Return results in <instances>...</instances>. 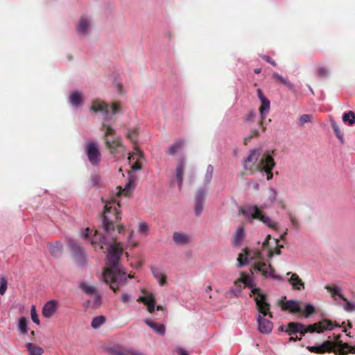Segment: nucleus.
I'll use <instances>...</instances> for the list:
<instances>
[{
	"mask_svg": "<svg viewBox=\"0 0 355 355\" xmlns=\"http://www.w3.org/2000/svg\"><path fill=\"white\" fill-rule=\"evenodd\" d=\"M329 70L324 67H320L317 69V74L320 78H326L329 76Z\"/></svg>",
	"mask_w": 355,
	"mask_h": 355,
	"instance_id": "obj_47",
	"label": "nucleus"
},
{
	"mask_svg": "<svg viewBox=\"0 0 355 355\" xmlns=\"http://www.w3.org/2000/svg\"><path fill=\"white\" fill-rule=\"evenodd\" d=\"M261 153L259 149L250 150L249 155L243 161L244 169L249 171L251 173L254 171H264L266 173L267 180H270L273 177L272 170L275 165L274 159L267 152L263 153L258 162Z\"/></svg>",
	"mask_w": 355,
	"mask_h": 355,
	"instance_id": "obj_2",
	"label": "nucleus"
},
{
	"mask_svg": "<svg viewBox=\"0 0 355 355\" xmlns=\"http://www.w3.org/2000/svg\"><path fill=\"white\" fill-rule=\"evenodd\" d=\"M254 71L255 73L259 74L261 71V68H256L254 69Z\"/></svg>",
	"mask_w": 355,
	"mask_h": 355,
	"instance_id": "obj_64",
	"label": "nucleus"
},
{
	"mask_svg": "<svg viewBox=\"0 0 355 355\" xmlns=\"http://www.w3.org/2000/svg\"><path fill=\"white\" fill-rule=\"evenodd\" d=\"M105 322V318L103 315L96 316L93 318L91 326L93 329H97L102 326Z\"/></svg>",
	"mask_w": 355,
	"mask_h": 355,
	"instance_id": "obj_41",
	"label": "nucleus"
},
{
	"mask_svg": "<svg viewBox=\"0 0 355 355\" xmlns=\"http://www.w3.org/2000/svg\"><path fill=\"white\" fill-rule=\"evenodd\" d=\"M91 26L90 20L87 17H82L76 27L77 32L80 35H86L89 33Z\"/></svg>",
	"mask_w": 355,
	"mask_h": 355,
	"instance_id": "obj_22",
	"label": "nucleus"
},
{
	"mask_svg": "<svg viewBox=\"0 0 355 355\" xmlns=\"http://www.w3.org/2000/svg\"><path fill=\"white\" fill-rule=\"evenodd\" d=\"M119 204L112 206V203H107L105 205L103 212V222H114V220H121V214L118 210Z\"/></svg>",
	"mask_w": 355,
	"mask_h": 355,
	"instance_id": "obj_11",
	"label": "nucleus"
},
{
	"mask_svg": "<svg viewBox=\"0 0 355 355\" xmlns=\"http://www.w3.org/2000/svg\"><path fill=\"white\" fill-rule=\"evenodd\" d=\"M257 96L261 101V105L259 107V113L261 116V120L259 122V124L262 128V130H266V127L263 126V121L266 119L268 113L270 109V101L263 95L261 89H257Z\"/></svg>",
	"mask_w": 355,
	"mask_h": 355,
	"instance_id": "obj_9",
	"label": "nucleus"
},
{
	"mask_svg": "<svg viewBox=\"0 0 355 355\" xmlns=\"http://www.w3.org/2000/svg\"><path fill=\"white\" fill-rule=\"evenodd\" d=\"M148 230V223H139V231L141 234H145Z\"/></svg>",
	"mask_w": 355,
	"mask_h": 355,
	"instance_id": "obj_54",
	"label": "nucleus"
},
{
	"mask_svg": "<svg viewBox=\"0 0 355 355\" xmlns=\"http://www.w3.org/2000/svg\"><path fill=\"white\" fill-rule=\"evenodd\" d=\"M117 87H118L119 93L121 94V92H122V85L120 84V83L118 84Z\"/></svg>",
	"mask_w": 355,
	"mask_h": 355,
	"instance_id": "obj_63",
	"label": "nucleus"
},
{
	"mask_svg": "<svg viewBox=\"0 0 355 355\" xmlns=\"http://www.w3.org/2000/svg\"><path fill=\"white\" fill-rule=\"evenodd\" d=\"M101 304V296L100 295H96L93 300V306L94 307H98Z\"/></svg>",
	"mask_w": 355,
	"mask_h": 355,
	"instance_id": "obj_53",
	"label": "nucleus"
},
{
	"mask_svg": "<svg viewBox=\"0 0 355 355\" xmlns=\"http://www.w3.org/2000/svg\"><path fill=\"white\" fill-rule=\"evenodd\" d=\"M121 254V250L117 246H110L107 254V264L110 268L106 269L102 276L103 282L110 284V288L114 291L119 288L118 284L124 285L127 280L125 272L122 270L119 263Z\"/></svg>",
	"mask_w": 355,
	"mask_h": 355,
	"instance_id": "obj_1",
	"label": "nucleus"
},
{
	"mask_svg": "<svg viewBox=\"0 0 355 355\" xmlns=\"http://www.w3.org/2000/svg\"><path fill=\"white\" fill-rule=\"evenodd\" d=\"M102 130H105V143L107 148H109L112 154H116L119 153L121 149H123L124 147L122 144L121 139L119 137H114L113 139H110L109 136H114L116 132L114 130L110 125L105 123L102 125Z\"/></svg>",
	"mask_w": 355,
	"mask_h": 355,
	"instance_id": "obj_4",
	"label": "nucleus"
},
{
	"mask_svg": "<svg viewBox=\"0 0 355 355\" xmlns=\"http://www.w3.org/2000/svg\"><path fill=\"white\" fill-rule=\"evenodd\" d=\"M286 281L292 286L293 289L296 291H302L304 289V283L300 278L297 274L288 272L286 273Z\"/></svg>",
	"mask_w": 355,
	"mask_h": 355,
	"instance_id": "obj_13",
	"label": "nucleus"
},
{
	"mask_svg": "<svg viewBox=\"0 0 355 355\" xmlns=\"http://www.w3.org/2000/svg\"><path fill=\"white\" fill-rule=\"evenodd\" d=\"M132 348L122 349L119 347H110L107 348V352L109 355H132Z\"/></svg>",
	"mask_w": 355,
	"mask_h": 355,
	"instance_id": "obj_25",
	"label": "nucleus"
},
{
	"mask_svg": "<svg viewBox=\"0 0 355 355\" xmlns=\"http://www.w3.org/2000/svg\"><path fill=\"white\" fill-rule=\"evenodd\" d=\"M173 239L178 245H186L189 243V237L182 232H174Z\"/></svg>",
	"mask_w": 355,
	"mask_h": 355,
	"instance_id": "obj_26",
	"label": "nucleus"
},
{
	"mask_svg": "<svg viewBox=\"0 0 355 355\" xmlns=\"http://www.w3.org/2000/svg\"><path fill=\"white\" fill-rule=\"evenodd\" d=\"M312 116L311 114H302L299 119L298 125L301 127L304 126L306 123L311 121Z\"/></svg>",
	"mask_w": 355,
	"mask_h": 355,
	"instance_id": "obj_46",
	"label": "nucleus"
},
{
	"mask_svg": "<svg viewBox=\"0 0 355 355\" xmlns=\"http://www.w3.org/2000/svg\"><path fill=\"white\" fill-rule=\"evenodd\" d=\"M151 272L161 286L166 284V276L160 268L151 267Z\"/></svg>",
	"mask_w": 355,
	"mask_h": 355,
	"instance_id": "obj_29",
	"label": "nucleus"
},
{
	"mask_svg": "<svg viewBox=\"0 0 355 355\" xmlns=\"http://www.w3.org/2000/svg\"><path fill=\"white\" fill-rule=\"evenodd\" d=\"M259 135V130H254L252 131L251 135L249 136V139H252L254 137H258Z\"/></svg>",
	"mask_w": 355,
	"mask_h": 355,
	"instance_id": "obj_59",
	"label": "nucleus"
},
{
	"mask_svg": "<svg viewBox=\"0 0 355 355\" xmlns=\"http://www.w3.org/2000/svg\"><path fill=\"white\" fill-rule=\"evenodd\" d=\"M278 241L276 239H272L270 235H268L262 243L263 252H266V255L269 259L273 257V248L277 245Z\"/></svg>",
	"mask_w": 355,
	"mask_h": 355,
	"instance_id": "obj_14",
	"label": "nucleus"
},
{
	"mask_svg": "<svg viewBox=\"0 0 355 355\" xmlns=\"http://www.w3.org/2000/svg\"><path fill=\"white\" fill-rule=\"evenodd\" d=\"M265 206L259 207L255 205L247 204L240 208V213L248 218L259 220L261 222H268V218L262 211V209Z\"/></svg>",
	"mask_w": 355,
	"mask_h": 355,
	"instance_id": "obj_6",
	"label": "nucleus"
},
{
	"mask_svg": "<svg viewBox=\"0 0 355 355\" xmlns=\"http://www.w3.org/2000/svg\"><path fill=\"white\" fill-rule=\"evenodd\" d=\"M259 257L261 260L254 263V269L261 272L265 277H269L270 278L279 282L283 281L284 279L282 276L275 274V270L272 268L270 263H266L262 261L261 254H259Z\"/></svg>",
	"mask_w": 355,
	"mask_h": 355,
	"instance_id": "obj_7",
	"label": "nucleus"
},
{
	"mask_svg": "<svg viewBox=\"0 0 355 355\" xmlns=\"http://www.w3.org/2000/svg\"><path fill=\"white\" fill-rule=\"evenodd\" d=\"M70 102L74 106H78L83 103L82 94L80 92H74L70 96Z\"/></svg>",
	"mask_w": 355,
	"mask_h": 355,
	"instance_id": "obj_40",
	"label": "nucleus"
},
{
	"mask_svg": "<svg viewBox=\"0 0 355 355\" xmlns=\"http://www.w3.org/2000/svg\"><path fill=\"white\" fill-rule=\"evenodd\" d=\"M132 169L134 170V171L141 169V163H140L138 160L136 161L132 165Z\"/></svg>",
	"mask_w": 355,
	"mask_h": 355,
	"instance_id": "obj_57",
	"label": "nucleus"
},
{
	"mask_svg": "<svg viewBox=\"0 0 355 355\" xmlns=\"http://www.w3.org/2000/svg\"><path fill=\"white\" fill-rule=\"evenodd\" d=\"M121 110V103L119 101L114 102L112 103V112L113 114H116L120 112Z\"/></svg>",
	"mask_w": 355,
	"mask_h": 355,
	"instance_id": "obj_51",
	"label": "nucleus"
},
{
	"mask_svg": "<svg viewBox=\"0 0 355 355\" xmlns=\"http://www.w3.org/2000/svg\"><path fill=\"white\" fill-rule=\"evenodd\" d=\"M281 306L283 310H289L292 313H298L302 311L300 303L295 300H288L285 302L281 301Z\"/></svg>",
	"mask_w": 355,
	"mask_h": 355,
	"instance_id": "obj_17",
	"label": "nucleus"
},
{
	"mask_svg": "<svg viewBox=\"0 0 355 355\" xmlns=\"http://www.w3.org/2000/svg\"><path fill=\"white\" fill-rule=\"evenodd\" d=\"M144 295H141L138 297L137 301L144 303L148 306V311L150 313H153L155 309V297L152 293H149L146 291H143Z\"/></svg>",
	"mask_w": 355,
	"mask_h": 355,
	"instance_id": "obj_15",
	"label": "nucleus"
},
{
	"mask_svg": "<svg viewBox=\"0 0 355 355\" xmlns=\"http://www.w3.org/2000/svg\"><path fill=\"white\" fill-rule=\"evenodd\" d=\"M327 289L329 292L331 293L333 297L336 300L338 298L343 300V301H347V298H345L343 295V289L339 286H327Z\"/></svg>",
	"mask_w": 355,
	"mask_h": 355,
	"instance_id": "obj_31",
	"label": "nucleus"
},
{
	"mask_svg": "<svg viewBox=\"0 0 355 355\" xmlns=\"http://www.w3.org/2000/svg\"><path fill=\"white\" fill-rule=\"evenodd\" d=\"M85 153L91 164L94 166L98 165L101 160V155L96 143L89 142L87 144Z\"/></svg>",
	"mask_w": 355,
	"mask_h": 355,
	"instance_id": "obj_10",
	"label": "nucleus"
},
{
	"mask_svg": "<svg viewBox=\"0 0 355 355\" xmlns=\"http://www.w3.org/2000/svg\"><path fill=\"white\" fill-rule=\"evenodd\" d=\"M331 127L336 135V137L339 139L341 142H343V133L340 130L338 125L336 124V121L334 120L331 121Z\"/></svg>",
	"mask_w": 355,
	"mask_h": 355,
	"instance_id": "obj_43",
	"label": "nucleus"
},
{
	"mask_svg": "<svg viewBox=\"0 0 355 355\" xmlns=\"http://www.w3.org/2000/svg\"><path fill=\"white\" fill-rule=\"evenodd\" d=\"M288 328L287 327V324L286 325H282V326L279 327V330L280 331L288 333Z\"/></svg>",
	"mask_w": 355,
	"mask_h": 355,
	"instance_id": "obj_60",
	"label": "nucleus"
},
{
	"mask_svg": "<svg viewBox=\"0 0 355 355\" xmlns=\"http://www.w3.org/2000/svg\"><path fill=\"white\" fill-rule=\"evenodd\" d=\"M184 159L180 161L179 164L176 168V179L178 182L179 189H180L183 182V173H184Z\"/></svg>",
	"mask_w": 355,
	"mask_h": 355,
	"instance_id": "obj_32",
	"label": "nucleus"
},
{
	"mask_svg": "<svg viewBox=\"0 0 355 355\" xmlns=\"http://www.w3.org/2000/svg\"><path fill=\"white\" fill-rule=\"evenodd\" d=\"M345 303L343 304V308L348 312H352L355 310V302H349L347 300L345 301Z\"/></svg>",
	"mask_w": 355,
	"mask_h": 355,
	"instance_id": "obj_50",
	"label": "nucleus"
},
{
	"mask_svg": "<svg viewBox=\"0 0 355 355\" xmlns=\"http://www.w3.org/2000/svg\"><path fill=\"white\" fill-rule=\"evenodd\" d=\"M26 347L29 355H42L44 353V349L41 347L37 346L33 343H28L26 345Z\"/></svg>",
	"mask_w": 355,
	"mask_h": 355,
	"instance_id": "obj_35",
	"label": "nucleus"
},
{
	"mask_svg": "<svg viewBox=\"0 0 355 355\" xmlns=\"http://www.w3.org/2000/svg\"><path fill=\"white\" fill-rule=\"evenodd\" d=\"M8 288L7 279L5 276L0 277V295H3Z\"/></svg>",
	"mask_w": 355,
	"mask_h": 355,
	"instance_id": "obj_44",
	"label": "nucleus"
},
{
	"mask_svg": "<svg viewBox=\"0 0 355 355\" xmlns=\"http://www.w3.org/2000/svg\"><path fill=\"white\" fill-rule=\"evenodd\" d=\"M315 309L311 303H307L304 308V316L309 318L311 314L315 313Z\"/></svg>",
	"mask_w": 355,
	"mask_h": 355,
	"instance_id": "obj_45",
	"label": "nucleus"
},
{
	"mask_svg": "<svg viewBox=\"0 0 355 355\" xmlns=\"http://www.w3.org/2000/svg\"><path fill=\"white\" fill-rule=\"evenodd\" d=\"M128 139L135 145V150L137 151V155L139 158H142L144 155L143 153L137 146V137H138V130L137 128L128 129L126 135Z\"/></svg>",
	"mask_w": 355,
	"mask_h": 355,
	"instance_id": "obj_19",
	"label": "nucleus"
},
{
	"mask_svg": "<svg viewBox=\"0 0 355 355\" xmlns=\"http://www.w3.org/2000/svg\"><path fill=\"white\" fill-rule=\"evenodd\" d=\"M184 146L183 140H178L173 145H171L166 151V154L169 155H175Z\"/></svg>",
	"mask_w": 355,
	"mask_h": 355,
	"instance_id": "obj_33",
	"label": "nucleus"
},
{
	"mask_svg": "<svg viewBox=\"0 0 355 355\" xmlns=\"http://www.w3.org/2000/svg\"><path fill=\"white\" fill-rule=\"evenodd\" d=\"M67 245L75 263L79 267H85L87 263V257L85 249L72 239H69Z\"/></svg>",
	"mask_w": 355,
	"mask_h": 355,
	"instance_id": "obj_5",
	"label": "nucleus"
},
{
	"mask_svg": "<svg viewBox=\"0 0 355 355\" xmlns=\"http://www.w3.org/2000/svg\"><path fill=\"white\" fill-rule=\"evenodd\" d=\"M58 302L56 300H51L47 302L43 306L42 315L44 318H51L56 311Z\"/></svg>",
	"mask_w": 355,
	"mask_h": 355,
	"instance_id": "obj_18",
	"label": "nucleus"
},
{
	"mask_svg": "<svg viewBox=\"0 0 355 355\" xmlns=\"http://www.w3.org/2000/svg\"><path fill=\"white\" fill-rule=\"evenodd\" d=\"M178 355H189L187 351L182 349L178 350Z\"/></svg>",
	"mask_w": 355,
	"mask_h": 355,
	"instance_id": "obj_61",
	"label": "nucleus"
},
{
	"mask_svg": "<svg viewBox=\"0 0 355 355\" xmlns=\"http://www.w3.org/2000/svg\"><path fill=\"white\" fill-rule=\"evenodd\" d=\"M91 110L95 112H101L107 114L109 113V105L105 102L96 99L92 101Z\"/></svg>",
	"mask_w": 355,
	"mask_h": 355,
	"instance_id": "obj_20",
	"label": "nucleus"
},
{
	"mask_svg": "<svg viewBox=\"0 0 355 355\" xmlns=\"http://www.w3.org/2000/svg\"><path fill=\"white\" fill-rule=\"evenodd\" d=\"M272 78L281 83L282 84H283L284 85H285L286 87H287L288 89H290L291 90H293L294 89V85L293 83H291L289 80H288L287 79L284 78V77H282L281 75H279V73H274L272 74Z\"/></svg>",
	"mask_w": 355,
	"mask_h": 355,
	"instance_id": "obj_37",
	"label": "nucleus"
},
{
	"mask_svg": "<svg viewBox=\"0 0 355 355\" xmlns=\"http://www.w3.org/2000/svg\"><path fill=\"white\" fill-rule=\"evenodd\" d=\"M132 355H146L141 352H138L137 350L133 349Z\"/></svg>",
	"mask_w": 355,
	"mask_h": 355,
	"instance_id": "obj_62",
	"label": "nucleus"
},
{
	"mask_svg": "<svg viewBox=\"0 0 355 355\" xmlns=\"http://www.w3.org/2000/svg\"><path fill=\"white\" fill-rule=\"evenodd\" d=\"M207 191L205 189H200L197 191L195 196V212L200 215L203 209Z\"/></svg>",
	"mask_w": 355,
	"mask_h": 355,
	"instance_id": "obj_16",
	"label": "nucleus"
},
{
	"mask_svg": "<svg viewBox=\"0 0 355 355\" xmlns=\"http://www.w3.org/2000/svg\"><path fill=\"white\" fill-rule=\"evenodd\" d=\"M114 223H102V227H103V230L107 234H110V232L111 230L114 231Z\"/></svg>",
	"mask_w": 355,
	"mask_h": 355,
	"instance_id": "obj_52",
	"label": "nucleus"
},
{
	"mask_svg": "<svg viewBox=\"0 0 355 355\" xmlns=\"http://www.w3.org/2000/svg\"><path fill=\"white\" fill-rule=\"evenodd\" d=\"M145 323L150 328H152L158 334L164 335L166 328L163 324L153 322L149 320H146Z\"/></svg>",
	"mask_w": 355,
	"mask_h": 355,
	"instance_id": "obj_30",
	"label": "nucleus"
},
{
	"mask_svg": "<svg viewBox=\"0 0 355 355\" xmlns=\"http://www.w3.org/2000/svg\"><path fill=\"white\" fill-rule=\"evenodd\" d=\"M131 298V295L126 293L121 294V300L123 303H128Z\"/></svg>",
	"mask_w": 355,
	"mask_h": 355,
	"instance_id": "obj_56",
	"label": "nucleus"
},
{
	"mask_svg": "<svg viewBox=\"0 0 355 355\" xmlns=\"http://www.w3.org/2000/svg\"><path fill=\"white\" fill-rule=\"evenodd\" d=\"M249 252L245 250L244 253H240L237 259L236 266L238 268H242L249 264Z\"/></svg>",
	"mask_w": 355,
	"mask_h": 355,
	"instance_id": "obj_34",
	"label": "nucleus"
},
{
	"mask_svg": "<svg viewBox=\"0 0 355 355\" xmlns=\"http://www.w3.org/2000/svg\"><path fill=\"white\" fill-rule=\"evenodd\" d=\"M28 320L25 317H21L19 319L18 329L21 334H26L28 332L27 327Z\"/></svg>",
	"mask_w": 355,
	"mask_h": 355,
	"instance_id": "obj_38",
	"label": "nucleus"
},
{
	"mask_svg": "<svg viewBox=\"0 0 355 355\" xmlns=\"http://www.w3.org/2000/svg\"><path fill=\"white\" fill-rule=\"evenodd\" d=\"M81 237L84 239L89 240L91 244L96 243L97 241L104 242L105 237L98 234L96 230H91L89 227L85 228L81 232Z\"/></svg>",
	"mask_w": 355,
	"mask_h": 355,
	"instance_id": "obj_12",
	"label": "nucleus"
},
{
	"mask_svg": "<svg viewBox=\"0 0 355 355\" xmlns=\"http://www.w3.org/2000/svg\"><path fill=\"white\" fill-rule=\"evenodd\" d=\"M245 236V232L243 227H239L234 233L233 237V246L239 248L241 246V242Z\"/></svg>",
	"mask_w": 355,
	"mask_h": 355,
	"instance_id": "obj_27",
	"label": "nucleus"
},
{
	"mask_svg": "<svg viewBox=\"0 0 355 355\" xmlns=\"http://www.w3.org/2000/svg\"><path fill=\"white\" fill-rule=\"evenodd\" d=\"M256 116V113L254 111L249 112L245 116V121L246 122H249L254 119V118Z\"/></svg>",
	"mask_w": 355,
	"mask_h": 355,
	"instance_id": "obj_55",
	"label": "nucleus"
},
{
	"mask_svg": "<svg viewBox=\"0 0 355 355\" xmlns=\"http://www.w3.org/2000/svg\"><path fill=\"white\" fill-rule=\"evenodd\" d=\"M343 122L352 125L355 123V113L353 111H348L344 113L343 116Z\"/></svg>",
	"mask_w": 355,
	"mask_h": 355,
	"instance_id": "obj_39",
	"label": "nucleus"
},
{
	"mask_svg": "<svg viewBox=\"0 0 355 355\" xmlns=\"http://www.w3.org/2000/svg\"><path fill=\"white\" fill-rule=\"evenodd\" d=\"M266 295H262L260 298L256 297L255 302L257 308L259 311V314L257 316V320L258 323V329L261 334H270L273 327V324L272 322L270 320L263 318L261 315L263 316H266L269 315L270 318L272 317V313L270 312V304L266 301Z\"/></svg>",
	"mask_w": 355,
	"mask_h": 355,
	"instance_id": "obj_3",
	"label": "nucleus"
},
{
	"mask_svg": "<svg viewBox=\"0 0 355 355\" xmlns=\"http://www.w3.org/2000/svg\"><path fill=\"white\" fill-rule=\"evenodd\" d=\"M336 347L341 355H348L349 353L355 354V346H350L342 341L337 342Z\"/></svg>",
	"mask_w": 355,
	"mask_h": 355,
	"instance_id": "obj_24",
	"label": "nucleus"
},
{
	"mask_svg": "<svg viewBox=\"0 0 355 355\" xmlns=\"http://www.w3.org/2000/svg\"><path fill=\"white\" fill-rule=\"evenodd\" d=\"M78 287L86 295L92 296L96 292V288L95 286L89 285L88 283L80 281L78 284Z\"/></svg>",
	"mask_w": 355,
	"mask_h": 355,
	"instance_id": "obj_28",
	"label": "nucleus"
},
{
	"mask_svg": "<svg viewBox=\"0 0 355 355\" xmlns=\"http://www.w3.org/2000/svg\"><path fill=\"white\" fill-rule=\"evenodd\" d=\"M288 334L290 336L295 334H300L301 336H303V330L305 329V325L300 322H292L287 324Z\"/></svg>",
	"mask_w": 355,
	"mask_h": 355,
	"instance_id": "obj_21",
	"label": "nucleus"
},
{
	"mask_svg": "<svg viewBox=\"0 0 355 355\" xmlns=\"http://www.w3.org/2000/svg\"><path fill=\"white\" fill-rule=\"evenodd\" d=\"M47 248L51 255L55 258L60 257L62 254V244L59 241H56L55 243H49Z\"/></svg>",
	"mask_w": 355,
	"mask_h": 355,
	"instance_id": "obj_23",
	"label": "nucleus"
},
{
	"mask_svg": "<svg viewBox=\"0 0 355 355\" xmlns=\"http://www.w3.org/2000/svg\"><path fill=\"white\" fill-rule=\"evenodd\" d=\"M329 344L327 342H324L321 345L315 346H308L307 349L309 352L316 354L323 353L327 350Z\"/></svg>",
	"mask_w": 355,
	"mask_h": 355,
	"instance_id": "obj_36",
	"label": "nucleus"
},
{
	"mask_svg": "<svg viewBox=\"0 0 355 355\" xmlns=\"http://www.w3.org/2000/svg\"><path fill=\"white\" fill-rule=\"evenodd\" d=\"M262 58L263 60H265L266 62H268V63L271 64L274 67H275L277 65L276 62L272 58H270V57H268L267 55H263Z\"/></svg>",
	"mask_w": 355,
	"mask_h": 355,
	"instance_id": "obj_58",
	"label": "nucleus"
},
{
	"mask_svg": "<svg viewBox=\"0 0 355 355\" xmlns=\"http://www.w3.org/2000/svg\"><path fill=\"white\" fill-rule=\"evenodd\" d=\"M334 327H340V325L338 324H334L331 320H323L318 323L310 324L307 327L305 326V329L303 330V336H304L307 332H317L320 334L325 330H332Z\"/></svg>",
	"mask_w": 355,
	"mask_h": 355,
	"instance_id": "obj_8",
	"label": "nucleus"
},
{
	"mask_svg": "<svg viewBox=\"0 0 355 355\" xmlns=\"http://www.w3.org/2000/svg\"><path fill=\"white\" fill-rule=\"evenodd\" d=\"M31 320H33V322H35L37 325H39L40 324V320L38 318V316H37V312H36V309H35V305H33L31 306Z\"/></svg>",
	"mask_w": 355,
	"mask_h": 355,
	"instance_id": "obj_48",
	"label": "nucleus"
},
{
	"mask_svg": "<svg viewBox=\"0 0 355 355\" xmlns=\"http://www.w3.org/2000/svg\"><path fill=\"white\" fill-rule=\"evenodd\" d=\"M244 283L245 284L246 286H248L250 288H251L252 292H253L254 294H257V296L254 297V299L256 297L260 298L261 294L264 295L263 293H262L261 292L260 290L257 289L255 288H253L254 285H253V283H252V280L250 278H248V277L245 278V280H244Z\"/></svg>",
	"mask_w": 355,
	"mask_h": 355,
	"instance_id": "obj_42",
	"label": "nucleus"
},
{
	"mask_svg": "<svg viewBox=\"0 0 355 355\" xmlns=\"http://www.w3.org/2000/svg\"><path fill=\"white\" fill-rule=\"evenodd\" d=\"M134 188V180H130L129 182L126 184L125 187L123 189V193L125 196H128L129 193Z\"/></svg>",
	"mask_w": 355,
	"mask_h": 355,
	"instance_id": "obj_49",
	"label": "nucleus"
}]
</instances>
